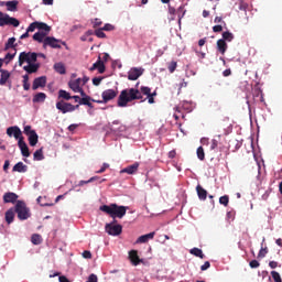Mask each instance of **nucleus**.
Returning <instances> with one entry per match:
<instances>
[{"label":"nucleus","instance_id":"obj_1","mask_svg":"<svg viewBox=\"0 0 282 282\" xmlns=\"http://www.w3.org/2000/svg\"><path fill=\"white\" fill-rule=\"evenodd\" d=\"M132 100H142V93L135 88L123 89L118 97V107H127Z\"/></svg>","mask_w":282,"mask_h":282},{"label":"nucleus","instance_id":"obj_2","mask_svg":"<svg viewBox=\"0 0 282 282\" xmlns=\"http://www.w3.org/2000/svg\"><path fill=\"white\" fill-rule=\"evenodd\" d=\"M129 207L127 206H120L118 204H110V205H102L99 207V210L101 213H106V215H109L112 219H122L124 215H127V210Z\"/></svg>","mask_w":282,"mask_h":282},{"label":"nucleus","instance_id":"obj_3","mask_svg":"<svg viewBox=\"0 0 282 282\" xmlns=\"http://www.w3.org/2000/svg\"><path fill=\"white\" fill-rule=\"evenodd\" d=\"M15 213L18 214V218L21 221H24L25 219H30V209L22 200L17 202Z\"/></svg>","mask_w":282,"mask_h":282},{"label":"nucleus","instance_id":"obj_4","mask_svg":"<svg viewBox=\"0 0 282 282\" xmlns=\"http://www.w3.org/2000/svg\"><path fill=\"white\" fill-rule=\"evenodd\" d=\"M37 58H39V55H36V53L22 52L19 55V65L21 67L23 63H28V65L36 64Z\"/></svg>","mask_w":282,"mask_h":282},{"label":"nucleus","instance_id":"obj_5","mask_svg":"<svg viewBox=\"0 0 282 282\" xmlns=\"http://www.w3.org/2000/svg\"><path fill=\"white\" fill-rule=\"evenodd\" d=\"M3 25H13V28H19L20 22L17 18H11L7 13L0 11V26L3 28Z\"/></svg>","mask_w":282,"mask_h":282},{"label":"nucleus","instance_id":"obj_6","mask_svg":"<svg viewBox=\"0 0 282 282\" xmlns=\"http://www.w3.org/2000/svg\"><path fill=\"white\" fill-rule=\"evenodd\" d=\"M106 232L109 234L112 237H118V235L122 234V226L121 225H117L116 220H113L110 224H106Z\"/></svg>","mask_w":282,"mask_h":282},{"label":"nucleus","instance_id":"obj_7","mask_svg":"<svg viewBox=\"0 0 282 282\" xmlns=\"http://www.w3.org/2000/svg\"><path fill=\"white\" fill-rule=\"evenodd\" d=\"M50 25H47V29H40L39 32H36L33 35V40L37 43H43V47L45 46V40L48 37L47 34H50Z\"/></svg>","mask_w":282,"mask_h":282},{"label":"nucleus","instance_id":"obj_8","mask_svg":"<svg viewBox=\"0 0 282 282\" xmlns=\"http://www.w3.org/2000/svg\"><path fill=\"white\" fill-rule=\"evenodd\" d=\"M68 87L72 89V91H74V94H80V96H85V90H83L80 78L69 80Z\"/></svg>","mask_w":282,"mask_h":282},{"label":"nucleus","instance_id":"obj_9","mask_svg":"<svg viewBox=\"0 0 282 282\" xmlns=\"http://www.w3.org/2000/svg\"><path fill=\"white\" fill-rule=\"evenodd\" d=\"M7 135H9V138H13L15 140H18V142H21V140H23V132L21 131V128L13 126V127H9L7 129Z\"/></svg>","mask_w":282,"mask_h":282},{"label":"nucleus","instance_id":"obj_10","mask_svg":"<svg viewBox=\"0 0 282 282\" xmlns=\"http://www.w3.org/2000/svg\"><path fill=\"white\" fill-rule=\"evenodd\" d=\"M56 109H58V111H62V113H69L72 111H75L76 109H78V105L74 106V105L67 104L65 101H58L56 104Z\"/></svg>","mask_w":282,"mask_h":282},{"label":"nucleus","instance_id":"obj_11","mask_svg":"<svg viewBox=\"0 0 282 282\" xmlns=\"http://www.w3.org/2000/svg\"><path fill=\"white\" fill-rule=\"evenodd\" d=\"M52 47L53 50H61V40H56L55 37L48 36L45 39V44L43 46Z\"/></svg>","mask_w":282,"mask_h":282},{"label":"nucleus","instance_id":"obj_12","mask_svg":"<svg viewBox=\"0 0 282 282\" xmlns=\"http://www.w3.org/2000/svg\"><path fill=\"white\" fill-rule=\"evenodd\" d=\"M116 96H118V90L116 89H107V90H104L101 94V98L104 102H109V100H113Z\"/></svg>","mask_w":282,"mask_h":282},{"label":"nucleus","instance_id":"obj_13","mask_svg":"<svg viewBox=\"0 0 282 282\" xmlns=\"http://www.w3.org/2000/svg\"><path fill=\"white\" fill-rule=\"evenodd\" d=\"M142 74H144V68H131L128 73V78L129 80H138L139 76H142Z\"/></svg>","mask_w":282,"mask_h":282},{"label":"nucleus","instance_id":"obj_14","mask_svg":"<svg viewBox=\"0 0 282 282\" xmlns=\"http://www.w3.org/2000/svg\"><path fill=\"white\" fill-rule=\"evenodd\" d=\"M46 83H47V77L45 76L37 77L33 82L32 89L36 90L39 89V87H45Z\"/></svg>","mask_w":282,"mask_h":282},{"label":"nucleus","instance_id":"obj_15","mask_svg":"<svg viewBox=\"0 0 282 282\" xmlns=\"http://www.w3.org/2000/svg\"><path fill=\"white\" fill-rule=\"evenodd\" d=\"M18 147L21 150L23 158H30V149L24 140L20 139V141H18Z\"/></svg>","mask_w":282,"mask_h":282},{"label":"nucleus","instance_id":"obj_16","mask_svg":"<svg viewBox=\"0 0 282 282\" xmlns=\"http://www.w3.org/2000/svg\"><path fill=\"white\" fill-rule=\"evenodd\" d=\"M47 30V24L43 22H33L26 29L28 32H34V30Z\"/></svg>","mask_w":282,"mask_h":282},{"label":"nucleus","instance_id":"obj_17","mask_svg":"<svg viewBox=\"0 0 282 282\" xmlns=\"http://www.w3.org/2000/svg\"><path fill=\"white\" fill-rule=\"evenodd\" d=\"M19 199V196L15 193L9 192L3 195L4 204H14Z\"/></svg>","mask_w":282,"mask_h":282},{"label":"nucleus","instance_id":"obj_18","mask_svg":"<svg viewBox=\"0 0 282 282\" xmlns=\"http://www.w3.org/2000/svg\"><path fill=\"white\" fill-rule=\"evenodd\" d=\"M129 259H130L131 263L134 265H140V263H142V259H140V257L138 256L137 250H131L129 252Z\"/></svg>","mask_w":282,"mask_h":282},{"label":"nucleus","instance_id":"obj_19","mask_svg":"<svg viewBox=\"0 0 282 282\" xmlns=\"http://www.w3.org/2000/svg\"><path fill=\"white\" fill-rule=\"evenodd\" d=\"M39 67H41V64L35 63L23 66V69L26 74H36V72H39Z\"/></svg>","mask_w":282,"mask_h":282},{"label":"nucleus","instance_id":"obj_20","mask_svg":"<svg viewBox=\"0 0 282 282\" xmlns=\"http://www.w3.org/2000/svg\"><path fill=\"white\" fill-rule=\"evenodd\" d=\"M140 166V163H134L132 165H129L128 167L120 171V173H128V175H133L138 171Z\"/></svg>","mask_w":282,"mask_h":282},{"label":"nucleus","instance_id":"obj_21","mask_svg":"<svg viewBox=\"0 0 282 282\" xmlns=\"http://www.w3.org/2000/svg\"><path fill=\"white\" fill-rule=\"evenodd\" d=\"M153 237H155V231H152V232H150V234L140 236V237L137 239V243H147V241H149V239H153Z\"/></svg>","mask_w":282,"mask_h":282},{"label":"nucleus","instance_id":"obj_22","mask_svg":"<svg viewBox=\"0 0 282 282\" xmlns=\"http://www.w3.org/2000/svg\"><path fill=\"white\" fill-rule=\"evenodd\" d=\"M1 76H0V85H6L10 80V72L2 69L0 70Z\"/></svg>","mask_w":282,"mask_h":282},{"label":"nucleus","instance_id":"obj_23","mask_svg":"<svg viewBox=\"0 0 282 282\" xmlns=\"http://www.w3.org/2000/svg\"><path fill=\"white\" fill-rule=\"evenodd\" d=\"M29 138V144L31 147H36V144H39V134H36L35 132H32L31 134H28Z\"/></svg>","mask_w":282,"mask_h":282},{"label":"nucleus","instance_id":"obj_24","mask_svg":"<svg viewBox=\"0 0 282 282\" xmlns=\"http://www.w3.org/2000/svg\"><path fill=\"white\" fill-rule=\"evenodd\" d=\"M13 171L17 173H25L28 172V165L23 164V162H19L13 166Z\"/></svg>","mask_w":282,"mask_h":282},{"label":"nucleus","instance_id":"obj_25","mask_svg":"<svg viewBox=\"0 0 282 282\" xmlns=\"http://www.w3.org/2000/svg\"><path fill=\"white\" fill-rule=\"evenodd\" d=\"M217 47L221 54H226V50H228V44H226V41L224 40H218Z\"/></svg>","mask_w":282,"mask_h":282},{"label":"nucleus","instance_id":"obj_26","mask_svg":"<svg viewBox=\"0 0 282 282\" xmlns=\"http://www.w3.org/2000/svg\"><path fill=\"white\" fill-rule=\"evenodd\" d=\"M196 192H197V195H198L199 199L204 200V199H206V197H208V192H206V189H204L199 185H197Z\"/></svg>","mask_w":282,"mask_h":282},{"label":"nucleus","instance_id":"obj_27","mask_svg":"<svg viewBox=\"0 0 282 282\" xmlns=\"http://www.w3.org/2000/svg\"><path fill=\"white\" fill-rule=\"evenodd\" d=\"M45 98H47V95H45V93H37L33 97V102H45Z\"/></svg>","mask_w":282,"mask_h":282},{"label":"nucleus","instance_id":"obj_28","mask_svg":"<svg viewBox=\"0 0 282 282\" xmlns=\"http://www.w3.org/2000/svg\"><path fill=\"white\" fill-rule=\"evenodd\" d=\"M6 221L7 224H12V221H14V209H9L6 213Z\"/></svg>","mask_w":282,"mask_h":282},{"label":"nucleus","instance_id":"obj_29","mask_svg":"<svg viewBox=\"0 0 282 282\" xmlns=\"http://www.w3.org/2000/svg\"><path fill=\"white\" fill-rule=\"evenodd\" d=\"M54 69L55 72H57V74H65L66 69H65V64L58 62L54 64Z\"/></svg>","mask_w":282,"mask_h":282},{"label":"nucleus","instance_id":"obj_30","mask_svg":"<svg viewBox=\"0 0 282 282\" xmlns=\"http://www.w3.org/2000/svg\"><path fill=\"white\" fill-rule=\"evenodd\" d=\"M7 6V10H9V12H14V10H17V6H19L18 1H7L6 2Z\"/></svg>","mask_w":282,"mask_h":282},{"label":"nucleus","instance_id":"obj_31","mask_svg":"<svg viewBox=\"0 0 282 282\" xmlns=\"http://www.w3.org/2000/svg\"><path fill=\"white\" fill-rule=\"evenodd\" d=\"M191 254H194V257H199V259H204V252L199 248H193L189 250Z\"/></svg>","mask_w":282,"mask_h":282},{"label":"nucleus","instance_id":"obj_32","mask_svg":"<svg viewBox=\"0 0 282 282\" xmlns=\"http://www.w3.org/2000/svg\"><path fill=\"white\" fill-rule=\"evenodd\" d=\"M82 99L79 100V105H89L91 102V97L87 96V94L84 91V95H80Z\"/></svg>","mask_w":282,"mask_h":282},{"label":"nucleus","instance_id":"obj_33","mask_svg":"<svg viewBox=\"0 0 282 282\" xmlns=\"http://www.w3.org/2000/svg\"><path fill=\"white\" fill-rule=\"evenodd\" d=\"M58 97L63 98L64 100H72V96L66 90H59Z\"/></svg>","mask_w":282,"mask_h":282},{"label":"nucleus","instance_id":"obj_34","mask_svg":"<svg viewBox=\"0 0 282 282\" xmlns=\"http://www.w3.org/2000/svg\"><path fill=\"white\" fill-rule=\"evenodd\" d=\"M97 69L99 74H105V62L100 59V57L97 61Z\"/></svg>","mask_w":282,"mask_h":282},{"label":"nucleus","instance_id":"obj_35","mask_svg":"<svg viewBox=\"0 0 282 282\" xmlns=\"http://www.w3.org/2000/svg\"><path fill=\"white\" fill-rule=\"evenodd\" d=\"M34 160H37V162H41L43 160V149L36 150L33 154Z\"/></svg>","mask_w":282,"mask_h":282},{"label":"nucleus","instance_id":"obj_36","mask_svg":"<svg viewBox=\"0 0 282 282\" xmlns=\"http://www.w3.org/2000/svg\"><path fill=\"white\" fill-rule=\"evenodd\" d=\"M31 241L34 243V246H39V243L42 241L41 235L34 234L31 238Z\"/></svg>","mask_w":282,"mask_h":282},{"label":"nucleus","instance_id":"obj_37","mask_svg":"<svg viewBox=\"0 0 282 282\" xmlns=\"http://www.w3.org/2000/svg\"><path fill=\"white\" fill-rule=\"evenodd\" d=\"M30 76L29 75H23V89L28 91L30 89Z\"/></svg>","mask_w":282,"mask_h":282},{"label":"nucleus","instance_id":"obj_38","mask_svg":"<svg viewBox=\"0 0 282 282\" xmlns=\"http://www.w3.org/2000/svg\"><path fill=\"white\" fill-rule=\"evenodd\" d=\"M223 39H224L223 41L230 42L235 39V35H232V33H230V32H224L223 33Z\"/></svg>","mask_w":282,"mask_h":282},{"label":"nucleus","instance_id":"obj_39","mask_svg":"<svg viewBox=\"0 0 282 282\" xmlns=\"http://www.w3.org/2000/svg\"><path fill=\"white\" fill-rule=\"evenodd\" d=\"M17 42V39L10 37L8 42L6 43V50H10V47H14V43Z\"/></svg>","mask_w":282,"mask_h":282},{"label":"nucleus","instance_id":"obj_40","mask_svg":"<svg viewBox=\"0 0 282 282\" xmlns=\"http://www.w3.org/2000/svg\"><path fill=\"white\" fill-rule=\"evenodd\" d=\"M271 276H272L273 281H275V282H282V280H281V274H279V272L272 271V272H271Z\"/></svg>","mask_w":282,"mask_h":282},{"label":"nucleus","instance_id":"obj_41","mask_svg":"<svg viewBox=\"0 0 282 282\" xmlns=\"http://www.w3.org/2000/svg\"><path fill=\"white\" fill-rule=\"evenodd\" d=\"M196 153H197L198 160H204V158H205L204 148L199 147L197 149Z\"/></svg>","mask_w":282,"mask_h":282},{"label":"nucleus","instance_id":"obj_42","mask_svg":"<svg viewBox=\"0 0 282 282\" xmlns=\"http://www.w3.org/2000/svg\"><path fill=\"white\" fill-rule=\"evenodd\" d=\"M175 69H177V62H171L169 65L170 74H173V72H175Z\"/></svg>","mask_w":282,"mask_h":282},{"label":"nucleus","instance_id":"obj_43","mask_svg":"<svg viewBox=\"0 0 282 282\" xmlns=\"http://www.w3.org/2000/svg\"><path fill=\"white\" fill-rule=\"evenodd\" d=\"M104 29H98L95 34L98 39H105L107 36V34H105V32L102 31Z\"/></svg>","mask_w":282,"mask_h":282},{"label":"nucleus","instance_id":"obj_44","mask_svg":"<svg viewBox=\"0 0 282 282\" xmlns=\"http://www.w3.org/2000/svg\"><path fill=\"white\" fill-rule=\"evenodd\" d=\"M141 94H143L144 96H151V88L149 87H141Z\"/></svg>","mask_w":282,"mask_h":282},{"label":"nucleus","instance_id":"obj_45","mask_svg":"<svg viewBox=\"0 0 282 282\" xmlns=\"http://www.w3.org/2000/svg\"><path fill=\"white\" fill-rule=\"evenodd\" d=\"M228 202H229L228 196H221L219 198V204H223V206H228Z\"/></svg>","mask_w":282,"mask_h":282},{"label":"nucleus","instance_id":"obj_46","mask_svg":"<svg viewBox=\"0 0 282 282\" xmlns=\"http://www.w3.org/2000/svg\"><path fill=\"white\" fill-rule=\"evenodd\" d=\"M102 77H95L93 78V85H95V87H98V85H100L102 83Z\"/></svg>","mask_w":282,"mask_h":282},{"label":"nucleus","instance_id":"obj_47","mask_svg":"<svg viewBox=\"0 0 282 282\" xmlns=\"http://www.w3.org/2000/svg\"><path fill=\"white\" fill-rule=\"evenodd\" d=\"M35 131L34 130H32V127L31 126H25L24 127V133H25V135H30V134H32V133H34Z\"/></svg>","mask_w":282,"mask_h":282},{"label":"nucleus","instance_id":"obj_48","mask_svg":"<svg viewBox=\"0 0 282 282\" xmlns=\"http://www.w3.org/2000/svg\"><path fill=\"white\" fill-rule=\"evenodd\" d=\"M86 282H98V275L94 273L90 274Z\"/></svg>","mask_w":282,"mask_h":282},{"label":"nucleus","instance_id":"obj_49","mask_svg":"<svg viewBox=\"0 0 282 282\" xmlns=\"http://www.w3.org/2000/svg\"><path fill=\"white\" fill-rule=\"evenodd\" d=\"M250 268L254 269V268H259V261L257 260H252L250 263H249Z\"/></svg>","mask_w":282,"mask_h":282},{"label":"nucleus","instance_id":"obj_50","mask_svg":"<svg viewBox=\"0 0 282 282\" xmlns=\"http://www.w3.org/2000/svg\"><path fill=\"white\" fill-rule=\"evenodd\" d=\"M208 268H210V262L206 261V262L200 267V270L204 272V271L208 270Z\"/></svg>","mask_w":282,"mask_h":282},{"label":"nucleus","instance_id":"obj_51","mask_svg":"<svg viewBox=\"0 0 282 282\" xmlns=\"http://www.w3.org/2000/svg\"><path fill=\"white\" fill-rule=\"evenodd\" d=\"M80 83H82V86L85 87V85H87V83H89V77L84 76L83 78H80Z\"/></svg>","mask_w":282,"mask_h":282},{"label":"nucleus","instance_id":"obj_52","mask_svg":"<svg viewBox=\"0 0 282 282\" xmlns=\"http://www.w3.org/2000/svg\"><path fill=\"white\" fill-rule=\"evenodd\" d=\"M107 169H109V164L104 163L102 167L99 171H97V173H105V171H107Z\"/></svg>","mask_w":282,"mask_h":282},{"label":"nucleus","instance_id":"obj_53","mask_svg":"<svg viewBox=\"0 0 282 282\" xmlns=\"http://www.w3.org/2000/svg\"><path fill=\"white\" fill-rule=\"evenodd\" d=\"M83 257L84 259H91V251H84Z\"/></svg>","mask_w":282,"mask_h":282},{"label":"nucleus","instance_id":"obj_54","mask_svg":"<svg viewBox=\"0 0 282 282\" xmlns=\"http://www.w3.org/2000/svg\"><path fill=\"white\" fill-rule=\"evenodd\" d=\"M265 254H268V249L261 248V249H260V252H259V257H262V258H263V257H265Z\"/></svg>","mask_w":282,"mask_h":282},{"label":"nucleus","instance_id":"obj_55","mask_svg":"<svg viewBox=\"0 0 282 282\" xmlns=\"http://www.w3.org/2000/svg\"><path fill=\"white\" fill-rule=\"evenodd\" d=\"M102 30H105L106 32H111V30H113V25L111 24H106Z\"/></svg>","mask_w":282,"mask_h":282},{"label":"nucleus","instance_id":"obj_56","mask_svg":"<svg viewBox=\"0 0 282 282\" xmlns=\"http://www.w3.org/2000/svg\"><path fill=\"white\" fill-rule=\"evenodd\" d=\"M214 32H221V30H224V28L221 25H215L213 28Z\"/></svg>","mask_w":282,"mask_h":282},{"label":"nucleus","instance_id":"obj_57","mask_svg":"<svg viewBox=\"0 0 282 282\" xmlns=\"http://www.w3.org/2000/svg\"><path fill=\"white\" fill-rule=\"evenodd\" d=\"M269 265H270V268H271L272 270H274V268H276V267L279 265V263H278L276 261H271V262L269 263Z\"/></svg>","mask_w":282,"mask_h":282},{"label":"nucleus","instance_id":"obj_58","mask_svg":"<svg viewBox=\"0 0 282 282\" xmlns=\"http://www.w3.org/2000/svg\"><path fill=\"white\" fill-rule=\"evenodd\" d=\"M58 281H59V282H69V280H68L65 275H61V276L58 278Z\"/></svg>","mask_w":282,"mask_h":282},{"label":"nucleus","instance_id":"obj_59","mask_svg":"<svg viewBox=\"0 0 282 282\" xmlns=\"http://www.w3.org/2000/svg\"><path fill=\"white\" fill-rule=\"evenodd\" d=\"M217 147V140H212V145H210V150H215V148Z\"/></svg>","mask_w":282,"mask_h":282},{"label":"nucleus","instance_id":"obj_60","mask_svg":"<svg viewBox=\"0 0 282 282\" xmlns=\"http://www.w3.org/2000/svg\"><path fill=\"white\" fill-rule=\"evenodd\" d=\"M15 54H17V53H14V54L8 53V54L6 55V58H7L8 61H12V58H14Z\"/></svg>","mask_w":282,"mask_h":282},{"label":"nucleus","instance_id":"obj_61","mask_svg":"<svg viewBox=\"0 0 282 282\" xmlns=\"http://www.w3.org/2000/svg\"><path fill=\"white\" fill-rule=\"evenodd\" d=\"M148 102H149L150 105H153V102H155V100L153 99V96L148 95Z\"/></svg>","mask_w":282,"mask_h":282},{"label":"nucleus","instance_id":"obj_62","mask_svg":"<svg viewBox=\"0 0 282 282\" xmlns=\"http://www.w3.org/2000/svg\"><path fill=\"white\" fill-rule=\"evenodd\" d=\"M10 169V161H6L3 165V171H8Z\"/></svg>","mask_w":282,"mask_h":282},{"label":"nucleus","instance_id":"obj_63","mask_svg":"<svg viewBox=\"0 0 282 282\" xmlns=\"http://www.w3.org/2000/svg\"><path fill=\"white\" fill-rule=\"evenodd\" d=\"M28 36H30V32H28V29H26V32H25L24 34H22V35L20 36V39H21V40L28 39Z\"/></svg>","mask_w":282,"mask_h":282},{"label":"nucleus","instance_id":"obj_64","mask_svg":"<svg viewBox=\"0 0 282 282\" xmlns=\"http://www.w3.org/2000/svg\"><path fill=\"white\" fill-rule=\"evenodd\" d=\"M76 127H78L77 124H70L69 127H68V130L69 131H74L75 129H76Z\"/></svg>","mask_w":282,"mask_h":282}]
</instances>
